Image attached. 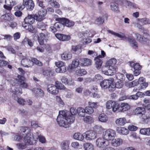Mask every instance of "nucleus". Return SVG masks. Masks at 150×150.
<instances>
[{
  "instance_id": "nucleus-1",
  "label": "nucleus",
  "mask_w": 150,
  "mask_h": 150,
  "mask_svg": "<svg viewBox=\"0 0 150 150\" xmlns=\"http://www.w3.org/2000/svg\"><path fill=\"white\" fill-rule=\"evenodd\" d=\"M74 120V118L73 116H70L68 112L63 111H59L57 119V122L59 126L65 128L68 127Z\"/></svg>"
},
{
  "instance_id": "nucleus-2",
  "label": "nucleus",
  "mask_w": 150,
  "mask_h": 150,
  "mask_svg": "<svg viewBox=\"0 0 150 150\" xmlns=\"http://www.w3.org/2000/svg\"><path fill=\"white\" fill-rule=\"evenodd\" d=\"M36 15H28L24 18V22L22 23V26L30 32L35 33V29L33 27L32 24L34 23L35 20H36Z\"/></svg>"
},
{
  "instance_id": "nucleus-3",
  "label": "nucleus",
  "mask_w": 150,
  "mask_h": 150,
  "mask_svg": "<svg viewBox=\"0 0 150 150\" xmlns=\"http://www.w3.org/2000/svg\"><path fill=\"white\" fill-rule=\"evenodd\" d=\"M108 32L109 33L112 35L120 38L125 39H127L129 43L132 45V46L135 49H138V43L135 39L133 38L132 36H128V37L127 38L124 34L123 33L122 34V35H121L110 30H108Z\"/></svg>"
},
{
  "instance_id": "nucleus-4",
  "label": "nucleus",
  "mask_w": 150,
  "mask_h": 150,
  "mask_svg": "<svg viewBox=\"0 0 150 150\" xmlns=\"http://www.w3.org/2000/svg\"><path fill=\"white\" fill-rule=\"evenodd\" d=\"M117 68L116 67L105 66L102 68V72L103 74L108 76H112L117 71Z\"/></svg>"
},
{
  "instance_id": "nucleus-5",
  "label": "nucleus",
  "mask_w": 150,
  "mask_h": 150,
  "mask_svg": "<svg viewBox=\"0 0 150 150\" xmlns=\"http://www.w3.org/2000/svg\"><path fill=\"white\" fill-rule=\"evenodd\" d=\"M116 136V132L111 129H109L103 133V137L107 141L112 140Z\"/></svg>"
},
{
  "instance_id": "nucleus-6",
  "label": "nucleus",
  "mask_w": 150,
  "mask_h": 150,
  "mask_svg": "<svg viewBox=\"0 0 150 150\" xmlns=\"http://www.w3.org/2000/svg\"><path fill=\"white\" fill-rule=\"evenodd\" d=\"M38 138H35L32 133H27L24 139L23 142L26 144L34 145L36 143Z\"/></svg>"
},
{
  "instance_id": "nucleus-7",
  "label": "nucleus",
  "mask_w": 150,
  "mask_h": 150,
  "mask_svg": "<svg viewBox=\"0 0 150 150\" xmlns=\"http://www.w3.org/2000/svg\"><path fill=\"white\" fill-rule=\"evenodd\" d=\"M103 138L97 139L96 141V145L98 148H104L108 146L109 145L108 142L106 141Z\"/></svg>"
},
{
  "instance_id": "nucleus-8",
  "label": "nucleus",
  "mask_w": 150,
  "mask_h": 150,
  "mask_svg": "<svg viewBox=\"0 0 150 150\" xmlns=\"http://www.w3.org/2000/svg\"><path fill=\"white\" fill-rule=\"evenodd\" d=\"M84 135L85 136V138L88 140H93L96 138V133L93 131H89L83 133Z\"/></svg>"
},
{
  "instance_id": "nucleus-9",
  "label": "nucleus",
  "mask_w": 150,
  "mask_h": 150,
  "mask_svg": "<svg viewBox=\"0 0 150 150\" xmlns=\"http://www.w3.org/2000/svg\"><path fill=\"white\" fill-rule=\"evenodd\" d=\"M57 19L59 21H61L64 25V26L65 25L68 27H72L74 25V22L72 21H70L67 19L65 18H59Z\"/></svg>"
},
{
  "instance_id": "nucleus-10",
  "label": "nucleus",
  "mask_w": 150,
  "mask_h": 150,
  "mask_svg": "<svg viewBox=\"0 0 150 150\" xmlns=\"http://www.w3.org/2000/svg\"><path fill=\"white\" fill-rule=\"evenodd\" d=\"M47 90L48 92L53 95H56L59 92L58 89L56 85H48L47 87Z\"/></svg>"
},
{
  "instance_id": "nucleus-11",
  "label": "nucleus",
  "mask_w": 150,
  "mask_h": 150,
  "mask_svg": "<svg viewBox=\"0 0 150 150\" xmlns=\"http://www.w3.org/2000/svg\"><path fill=\"white\" fill-rule=\"evenodd\" d=\"M23 5L25 6L27 10L29 11L32 10L35 6L33 1L31 0H23Z\"/></svg>"
},
{
  "instance_id": "nucleus-12",
  "label": "nucleus",
  "mask_w": 150,
  "mask_h": 150,
  "mask_svg": "<svg viewBox=\"0 0 150 150\" xmlns=\"http://www.w3.org/2000/svg\"><path fill=\"white\" fill-rule=\"evenodd\" d=\"M46 13L47 11L45 8H41L38 11V15H36V20L38 21H42L46 15Z\"/></svg>"
},
{
  "instance_id": "nucleus-13",
  "label": "nucleus",
  "mask_w": 150,
  "mask_h": 150,
  "mask_svg": "<svg viewBox=\"0 0 150 150\" xmlns=\"http://www.w3.org/2000/svg\"><path fill=\"white\" fill-rule=\"evenodd\" d=\"M21 64L23 67H29L33 66L32 59L30 60L26 57L23 58L21 61Z\"/></svg>"
},
{
  "instance_id": "nucleus-14",
  "label": "nucleus",
  "mask_w": 150,
  "mask_h": 150,
  "mask_svg": "<svg viewBox=\"0 0 150 150\" xmlns=\"http://www.w3.org/2000/svg\"><path fill=\"white\" fill-rule=\"evenodd\" d=\"M24 5H18L15 7L14 8L16 11L14 13V15L17 17H20L22 15V13L21 11L23 10L25 7Z\"/></svg>"
},
{
  "instance_id": "nucleus-15",
  "label": "nucleus",
  "mask_w": 150,
  "mask_h": 150,
  "mask_svg": "<svg viewBox=\"0 0 150 150\" xmlns=\"http://www.w3.org/2000/svg\"><path fill=\"white\" fill-rule=\"evenodd\" d=\"M80 36L81 38L83 40L85 41L86 40V38H88V37H92L95 33H91L88 31H86L85 32H82L79 33Z\"/></svg>"
},
{
  "instance_id": "nucleus-16",
  "label": "nucleus",
  "mask_w": 150,
  "mask_h": 150,
  "mask_svg": "<svg viewBox=\"0 0 150 150\" xmlns=\"http://www.w3.org/2000/svg\"><path fill=\"white\" fill-rule=\"evenodd\" d=\"M55 36L58 39L62 41H68L71 39L70 35L63 34L57 33L55 34Z\"/></svg>"
},
{
  "instance_id": "nucleus-17",
  "label": "nucleus",
  "mask_w": 150,
  "mask_h": 150,
  "mask_svg": "<svg viewBox=\"0 0 150 150\" xmlns=\"http://www.w3.org/2000/svg\"><path fill=\"white\" fill-rule=\"evenodd\" d=\"M123 140L121 138H116L112 140L111 144L114 147H117L122 144L123 143Z\"/></svg>"
},
{
  "instance_id": "nucleus-18",
  "label": "nucleus",
  "mask_w": 150,
  "mask_h": 150,
  "mask_svg": "<svg viewBox=\"0 0 150 150\" xmlns=\"http://www.w3.org/2000/svg\"><path fill=\"white\" fill-rule=\"evenodd\" d=\"M81 65L82 66H88L91 65L92 61L90 59L88 58H82L80 59Z\"/></svg>"
},
{
  "instance_id": "nucleus-19",
  "label": "nucleus",
  "mask_w": 150,
  "mask_h": 150,
  "mask_svg": "<svg viewBox=\"0 0 150 150\" xmlns=\"http://www.w3.org/2000/svg\"><path fill=\"white\" fill-rule=\"evenodd\" d=\"M134 115H142L146 112L145 108L144 107H138L133 111Z\"/></svg>"
},
{
  "instance_id": "nucleus-20",
  "label": "nucleus",
  "mask_w": 150,
  "mask_h": 150,
  "mask_svg": "<svg viewBox=\"0 0 150 150\" xmlns=\"http://www.w3.org/2000/svg\"><path fill=\"white\" fill-rule=\"evenodd\" d=\"M70 142L69 141L65 140L63 141L60 144L61 149L63 150H67L69 149V145Z\"/></svg>"
},
{
  "instance_id": "nucleus-21",
  "label": "nucleus",
  "mask_w": 150,
  "mask_h": 150,
  "mask_svg": "<svg viewBox=\"0 0 150 150\" xmlns=\"http://www.w3.org/2000/svg\"><path fill=\"white\" fill-rule=\"evenodd\" d=\"M110 82L112 81L107 79H105L101 81L100 83V85L102 88L105 89L108 88Z\"/></svg>"
},
{
  "instance_id": "nucleus-22",
  "label": "nucleus",
  "mask_w": 150,
  "mask_h": 150,
  "mask_svg": "<svg viewBox=\"0 0 150 150\" xmlns=\"http://www.w3.org/2000/svg\"><path fill=\"white\" fill-rule=\"evenodd\" d=\"M115 122L118 126H123L127 123V120L125 117L120 118L116 120Z\"/></svg>"
},
{
  "instance_id": "nucleus-23",
  "label": "nucleus",
  "mask_w": 150,
  "mask_h": 150,
  "mask_svg": "<svg viewBox=\"0 0 150 150\" xmlns=\"http://www.w3.org/2000/svg\"><path fill=\"white\" fill-rule=\"evenodd\" d=\"M32 92L37 94L38 95L41 97H43L44 95V92L40 88H33L32 89Z\"/></svg>"
},
{
  "instance_id": "nucleus-24",
  "label": "nucleus",
  "mask_w": 150,
  "mask_h": 150,
  "mask_svg": "<svg viewBox=\"0 0 150 150\" xmlns=\"http://www.w3.org/2000/svg\"><path fill=\"white\" fill-rule=\"evenodd\" d=\"M117 60L114 58H112L108 61L105 64L106 67L112 66L116 67L115 66V64L117 62Z\"/></svg>"
},
{
  "instance_id": "nucleus-25",
  "label": "nucleus",
  "mask_w": 150,
  "mask_h": 150,
  "mask_svg": "<svg viewBox=\"0 0 150 150\" xmlns=\"http://www.w3.org/2000/svg\"><path fill=\"white\" fill-rule=\"evenodd\" d=\"M54 25L57 31H62L64 29V25L61 21L57 22Z\"/></svg>"
},
{
  "instance_id": "nucleus-26",
  "label": "nucleus",
  "mask_w": 150,
  "mask_h": 150,
  "mask_svg": "<svg viewBox=\"0 0 150 150\" xmlns=\"http://www.w3.org/2000/svg\"><path fill=\"white\" fill-rule=\"evenodd\" d=\"M140 132L142 134L147 136H150V127L142 128L140 129Z\"/></svg>"
},
{
  "instance_id": "nucleus-27",
  "label": "nucleus",
  "mask_w": 150,
  "mask_h": 150,
  "mask_svg": "<svg viewBox=\"0 0 150 150\" xmlns=\"http://www.w3.org/2000/svg\"><path fill=\"white\" fill-rule=\"evenodd\" d=\"M37 25V27L42 31H45L47 28V25L43 22L39 21Z\"/></svg>"
},
{
  "instance_id": "nucleus-28",
  "label": "nucleus",
  "mask_w": 150,
  "mask_h": 150,
  "mask_svg": "<svg viewBox=\"0 0 150 150\" xmlns=\"http://www.w3.org/2000/svg\"><path fill=\"white\" fill-rule=\"evenodd\" d=\"M111 9L115 12H118L119 11L118 4L115 2H112L110 3Z\"/></svg>"
},
{
  "instance_id": "nucleus-29",
  "label": "nucleus",
  "mask_w": 150,
  "mask_h": 150,
  "mask_svg": "<svg viewBox=\"0 0 150 150\" xmlns=\"http://www.w3.org/2000/svg\"><path fill=\"white\" fill-rule=\"evenodd\" d=\"M129 65L132 68V69L133 70L140 69H141V66L138 63H136L133 62H129Z\"/></svg>"
},
{
  "instance_id": "nucleus-30",
  "label": "nucleus",
  "mask_w": 150,
  "mask_h": 150,
  "mask_svg": "<svg viewBox=\"0 0 150 150\" xmlns=\"http://www.w3.org/2000/svg\"><path fill=\"white\" fill-rule=\"evenodd\" d=\"M100 58L97 57L94 59V60L95 61L96 67L98 69H99L100 68L103 63L102 61Z\"/></svg>"
},
{
  "instance_id": "nucleus-31",
  "label": "nucleus",
  "mask_w": 150,
  "mask_h": 150,
  "mask_svg": "<svg viewBox=\"0 0 150 150\" xmlns=\"http://www.w3.org/2000/svg\"><path fill=\"white\" fill-rule=\"evenodd\" d=\"M129 109V106L127 103H122L120 105L119 111L120 112H124Z\"/></svg>"
},
{
  "instance_id": "nucleus-32",
  "label": "nucleus",
  "mask_w": 150,
  "mask_h": 150,
  "mask_svg": "<svg viewBox=\"0 0 150 150\" xmlns=\"http://www.w3.org/2000/svg\"><path fill=\"white\" fill-rule=\"evenodd\" d=\"M72 57V54L69 53L64 52L61 54L62 58L64 60H68L70 59Z\"/></svg>"
},
{
  "instance_id": "nucleus-33",
  "label": "nucleus",
  "mask_w": 150,
  "mask_h": 150,
  "mask_svg": "<svg viewBox=\"0 0 150 150\" xmlns=\"http://www.w3.org/2000/svg\"><path fill=\"white\" fill-rule=\"evenodd\" d=\"M117 130L118 131V132L119 133L123 135H127L129 133L128 129L124 127L119 128L118 129H117Z\"/></svg>"
},
{
  "instance_id": "nucleus-34",
  "label": "nucleus",
  "mask_w": 150,
  "mask_h": 150,
  "mask_svg": "<svg viewBox=\"0 0 150 150\" xmlns=\"http://www.w3.org/2000/svg\"><path fill=\"white\" fill-rule=\"evenodd\" d=\"M99 120L102 122H105L108 120V117L105 114L102 113L100 114L98 117Z\"/></svg>"
},
{
  "instance_id": "nucleus-35",
  "label": "nucleus",
  "mask_w": 150,
  "mask_h": 150,
  "mask_svg": "<svg viewBox=\"0 0 150 150\" xmlns=\"http://www.w3.org/2000/svg\"><path fill=\"white\" fill-rule=\"evenodd\" d=\"M141 119L144 123L147 124L150 122V117L144 114L141 116Z\"/></svg>"
},
{
  "instance_id": "nucleus-36",
  "label": "nucleus",
  "mask_w": 150,
  "mask_h": 150,
  "mask_svg": "<svg viewBox=\"0 0 150 150\" xmlns=\"http://www.w3.org/2000/svg\"><path fill=\"white\" fill-rule=\"evenodd\" d=\"M122 1L123 3L126 4L130 8H137V7L136 4L130 1L126 0H123Z\"/></svg>"
},
{
  "instance_id": "nucleus-37",
  "label": "nucleus",
  "mask_w": 150,
  "mask_h": 150,
  "mask_svg": "<svg viewBox=\"0 0 150 150\" xmlns=\"http://www.w3.org/2000/svg\"><path fill=\"white\" fill-rule=\"evenodd\" d=\"M83 146L85 150H94V146L90 143H85L84 144Z\"/></svg>"
},
{
  "instance_id": "nucleus-38",
  "label": "nucleus",
  "mask_w": 150,
  "mask_h": 150,
  "mask_svg": "<svg viewBox=\"0 0 150 150\" xmlns=\"http://www.w3.org/2000/svg\"><path fill=\"white\" fill-rule=\"evenodd\" d=\"M73 137L74 139L80 141H82L84 138L83 135L79 133H75L74 134Z\"/></svg>"
},
{
  "instance_id": "nucleus-39",
  "label": "nucleus",
  "mask_w": 150,
  "mask_h": 150,
  "mask_svg": "<svg viewBox=\"0 0 150 150\" xmlns=\"http://www.w3.org/2000/svg\"><path fill=\"white\" fill-rule=\"evenodd\" d=\"M77 113L79 116L84 117L86 114L85 109L82 107L78 108H77Z\"/></svg>"
},
{
  "instance_id": "nucleus-40",
  "label": "nucleus",
  "mask_w": 150,
  "mask_h": 150,
  "mask_svg": "<svg viewBox=\"0 0 150 150\" xmlns=\"http://www.w3.org/2000/svg\"><path fill=\"white\" fill-rule=\"evenodd\" d=\"M76 74L78 76H81L87 74L86 71L84 69H78L76 70Z\"/></svg>"
},
{
  "instance_id": "nucleus-41",
  "label": "nucleus",
  "mask_w": 150,
  "mask_h": 150,
  "mask_svg": "<svg viewBox=\"0 0 150 150\" xmlns=\"http://www.w3.org/2000/svg\"><path fill=\"white\" fill-rule=\"evenodd\" d=\"M80 63V61H79V59H75L73 60L72 63L71 68H75L78 66Z\"/></svg>"
},
{
  "instance_id": "nucleus-42",
  "label": "nucleus",
  "mask_w": 150,
  "mask_h": 150,
  "mask_svg": "<svg viewBox=\"0 0 150 150\" xmlns=\"http://www.w3.org/2000/svg\"><path fill=\"white\" fill-rule=\"evenodd\" d=\"M72 50L77 54H79L81 52V47L79 45L72 46Z\"/></svg>"
},
{
  "instance_id": "nucleus-43",
  "label": "nucleus",
  "mask_w": 150,
  "mask_h": 150,
  "mask_svg": "<svg viewBox=\"0 0 150 150\" xmlns=\"http://www.w3.org/2000/svg\"><path fill=\"white\" fill-rule=\"evenodd\" d=\"M22 43L24 45L28 44L30 47L33 45V43L32 41L27 38H25L23 41Z\"/></svg>"
},
{
  "instance_id": "nucleus-44",
  "label": "nucleus",
  "mask_w": 150,
  "mask_h": 150,
  "mask_svg": "<svg viewBox=\"0 0 150 150\" xmlns=\"http://www.w3.org/2000/svg\"><path fill=\"white\" fill-rule=\"evenodd\" d=\"M139 21L142 24V25L150 24V20L146 18L141 19Z\"/></svg>"
},
{
  "instance_id": "nucleus-45",
  "label": "nucleus",
  "mask_w": 150,
  "mask_h": 150,
  "mask_svg": "<svg viewBox=\"0 0 150 150\" xmlns=\"http://www.w3.org/2000/svg\"><path fill=\"white\" fill-rule=\"evenodd\" d=\"M127 98H128L130 99H132L133 100H136L138 99L137 96L136 94L133 95H131L130 96H127V97H123L122 98H120V100H124Z\"/></svg>"
},
{
  "instance_id": "nucleus-46",
  "label": "nucleus",
  "mask_w": 150,
  "mask_h": 150,
  "mask_svg": "<svg viewBox=\"0 0 150 150\" xmlns=\"http://www.w3.org/2000/svg\"><path fill=\"white\" fill-rule=\"evenodd\" d=\"M85 109L86 113L89 115L92 114L94 111L93 109L90 106L86 107Z\"/></svg>"
},
{
  "instance_id": "nucleus-47",
  "label": "nucleus",
  "mask_w": 150,
  "mask_h": 150,
  "mask_svg": "<svg viewBox=\"0 0 150 150\" xmlns=\"http://www.w3.org/2000/svg\"><path fill=\"white\" fill-rule=\"evenodd\" d=\"M119 108L120 105L117 103H116L115 102V104L113 105H112V111L114 112L116 111L120 112V111H119Z\"/></svg>"
},
{
  "instance_id": "nucleus-48",
  "label": "nucleus",
  "mask_w": 150,
  "mask_h": 150,
  "mask_svg": "<svg viewBox=\"0 0 150 150\" xmlns=\"http://www.w3.org/2000/svg\"><path fill=\"white\" fill-rule=\"evenodd\" d=\"M65 66H62L60 68H57L56 69V71L57 73H63L66 71Z\"/></svg>"
},
{
  "instance_id": "nucleus-49",
  "label": "nucleus",
  "mask_w": 150,
  "mask_h": 150,
  "mask_svg": "<svg viewBox=\"0 0 150 150\" xmlns=\"http://www.w3.org/2000/svg\"><path fill=\"white\" fill-rule=\"evenodd\" d=\"M103 79V77L100 74H97L95 76L93 80L97 82H101Z\"/></svg>"
},
{
  "instance_id": "nucleus-50",
  "label": "nucleus",
  "mask_w": 150,
  "mask_h": 150,
  "mask_svg": "<svg viewBox=\"0 0 150 150\" xmlns=\"http://www.w3.org/2000/svg\"><path fill=\"white\" fill-rule=\"evenodd\" d=\"M109 91L110 92H112L114 91L115 89L116 88L115 86V84L112 83V81L110 82L108 87Z\"/></svg>"
},
{
  "instance_id": "nucleus-51",
  "label": "nucleus",
  "mask_w": 150,
  "mask_h": 150,
  "mask_svg": "<svg viewBox=\"0 0 150 150\" xmlns=\"http://www.w3.org/2000/svg\"><path fill=\"white\" fill-rule=\"evenodd\" d=\"M104 22V19L103 17H99L97 18L96 20V23L97 24L101 25Z\"/></svg>"
},
{
  "instance_id": "nucleus-52",
  "label": "nucleus",
  "mask_w": 150,
  "mask_h": 150,
  "mask_svg": "<svg viewBox=\"0 0 150 150\" xmlns=\"http://www.w3.org/2000/svg\"><path fill=\"white\" fill-rule=\"evenodd\" d=\"M32 61L33 62V63H35L36 65L40 66H41L42 65V63L38 60L36 58H33L32 59Z\"/></svg>"
},
{
  "instance_id": "nucleus-53",
  "label": "nucleus",
  "mask_w": 150,
  "mask_h": 150,
  "mask_svg": "<svg viewBox=\"0 0 150 150\" xmlns=\"http://www.w3.org/2000/svg\"><path fill=\"white\" fill-rule=\"evenodd\" d=\"M5 3L7 4L10 5L11 7L14 6L17 3L16 1L12 0H5Z\"/></svg>"
},
{
  "instance_id": "nucleus-54",
  "label": "nucleus",
  "mask_w": 150,
  "mask_h": 150,
  "mask_svg": "<svg viewBox=\"0 0 150 150\" xmlns=\"http://www.w3.org/2000/svg\"><path fill=\"white\" fill-rule=\"evenodd\" d=\"M55 85H56L58 89V90L59 89H64L65 88V87L62 84L59 83L58 81H56Z\"/></svg>"
},
{
  "instance_id": "nucleus-55",
  "label": "nucleus",
  "mask_w": 150,
  "mask_h": 150,
  "mask_svg": "<svg viewBox=\"0 0 150 150\" xmlns=\"http://www.w3.org/2000/svg\"><path fill=\"white\" fill-rule=\"evenodd\" d=\"M115 104V102H112L111 101H108L106 103V107L107 109H112V105Z\"/></svg>"
},
{
  "instance_id": "nucleus-56",
  "label": "nucleus",
  "mask_w": 150,
  "mask_h": 150,
  "mask_svg": "<svg viewBox=\"0 0 150 150\" xmlns=\"http://www.w3.org/2000/svg\"><path fill=\"white\" fill-rule=\"evenodd\" d=\"M84 120L87 123H90L93 121V119L91 116H86L84 118Z\"/></svg>"
},
{
  "instance_id": "nucleus-57",
  "label": "nucleus",
  "mask_w": 150,
  "mask_h": 150,
  "mask_svg": "<svg viewBox=\"0 0 150 150\" xmlns=\"http://www.w3.org/2000/svg\"><path fill=\"white\" fill-rule=\"evenodd\" d=\"M51 2L50 4L52 6L55 8H59L60 7V5L59 4L55 1H51Z\"/></svg>"
},
{
  "instance_id": "nucleus-58",
  "label": "nucleus",
  "mask_w": 150,
  "mask_h": 150,
  "mask_svg": "<svg viewBox=\"0 0 150 150\" xmlns=\"http://www.w3.org/2000/svg\"><path fill=\"white\" fill-rule=\"evenodd\" d=\"M70 110L71 114V115H70L73 116L74 118V115H75L77 113V109H76L74 107L71 108L70 109Z\"/></svg>"
},
{
  "instance_id": "nucleus-59",
  "label": "nucleus",
  "mask_w": 150,
  "mask_h": 150,
  "mask_svg": "<svg viewBox=\"0 0 150 150\" xmlns=\"http://www.w3.org/2000/svg\"><path fill=\"white\" fill-rule=\"evenodd\" d=\"M135 35L138 41L140 42H142L143 37L138 33H135Z\"/></svg>"
},
{
  "instance_id": "nucleus-60",
  "label": "nucleus",
  "mask_w": 150,
  "mask_h": 150,
  "mask_svg": "<svg viewBox=\"0 0 150 150\" xmlns=\"http://www.w3.org/2000/svg\"><path fill=\"white\" fill-rule=\"evenodd\" d=\"M18 84L20 87L23 88H27L28 87V84L24 81L19 82Z\"/></svg>"
},
{
  "instance_id": "nucleus-61",
  "label": "nucleus",
  "mask_w": 150,
  "mask_h": 150,
  "mask_svg": "<svg viewBox=\"0 0 150 150\" xmlns=\"http://www.w3.org/2000/svg\"><path fill=\"white\" fill-rule=\"evenodd\" d=\"M38 138L40 142L42 143H44L46 142V139L44 136L41 135H38Z\"/></svg>"
},
{
  "instance_id": "nucleus-62",
  "label": "nucleus",
  "mask_w": 150,
  "mask_h": 150,
  "mask_svg": "<svg viewBox=\"0 0 150 150\" xmlns=\"http://www.w3.org/2000/svg\"><path fill=\"white\" fill-rule=\"evenodd\" d=\"M116 76L117 78L119 81H122L124 78V75L121 73H118L116 74Z\"/></svg>"
},
{
  "instance_id": "nucleus-63",
  "label": "nucleus",
  "mask_w": 150,
  "mask_h": 150,
  "mask_svg": "<svg viewBox=\"0 0 150 150\" xmlns=\"http://www.w3.org/2000/svg\"><path fill=\"white\" fill-rule=\"evenodd\" d=\"M26 144H24L23 143H18L16 144L17 148L19 149H23L26 147Z\"/></svg>"
},
{
  "instance_id": "nucleus-64",
  "label": "nucleus",
  "mask_w": 150,
  "mask_h": 150,
  "mask_svg": "<svg viewBox=\"0 0 150 150\" xmlns=\"http://www.w3.org/2000/svg\"><path fill=\"white\" fill-rule=\"evenodd\" d=\"M123 85V83L122 82V81L120 80L117 82L115 85L116 88H122Z\"/></svg>"
}]
</instances>
